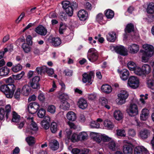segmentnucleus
Here are the masks:
<instances>
[{
  "instance_id": "f257e3e1",
  "label": "nucleus",
  "mask_w": 154,
  "mask_h": 154,
  "mask_svg": "<svg viewBox=\"0 0 154 154\" xmlns=\"http://www.w3.org/2000/svg\"><path fill=\"white\" fill-rule=\"evenodd\" d=\"M15 89L16 87L14 84L5 85L3 84L2 81H0V91L5 94L7 97L12 98Z\"/></svg>"
},
{
  "instance_id": "f03ea898",
  "label": "nucleus",
  "mask_w": 154,
  "mask_h": 154,
  "mask_svg": "<svg viewBox=\"0 0 154 154\" xmlns=\"http://www.w3.org/2000/svg\"><path fill=\"white\" fill-rule=\"evenodd\" d=\"M144 50H140L142 53V61L143 62L148 61L149 57H151L154 54V48L152 45L144 44L143 45Z\"/></svg>"
},
{
  "instance_id": "7ed1b4c3",
  "label": "nucleus",
  "mask_w": 154,
  "mask_h": 154,
  "mask_svg": "<svg viewBox=\"0 0 154 154\" xmlns=\"http://www.w3.org/2000/svg\"><path fill=\"white\" fill-rule=\"evenodd\" d=\"M11 106L10 105H7L5 109L2 108L0 109V120H2L6 118V120H8L11 112Z\"/></svg>"
},
{
  "instance_id": "20e7f679",
  "label": "nucleus",
  "mask_w": 154,
  "mask_h": 154,
  "mask_svg": "<svg viewBox=\"0 0 154 154\" xmlns=\"http://www.w3.org/2000/svg\"><path fill=\"white\" fill-rule=\"evenodd\" d=\"M128 85L131 88L136 89L139 86V80L138 79L136 76H131L128 79Z\"/></svg>"
},
{
  "instance_id": "39448f33",
  "label": "nucleus",
  "mask_w": 154,
  "mask_h": 154,
  "mask_svg": "<svg viewBox=\"0 0 154 154\" xmlns=\"http://www.w3.org/2000/svg\"><path fill=\"white\" fill-rule=\"evenodd\" d=\"M98 55L97 51L93 48H90L88 51V58L89 60L91 62L96 61L98 59Z\"/></svg>"
},
{
  "instance_id": "423d86ee",
  "label": "nucleus",
  "mask_w": 154,
  "mask_h": 154,
  "mask_svg": "<svg viewBox=\"0 0 154 154\" xmlns=\"http://www.w3.org/2000/svg\"><path fill=\"white\" fill-rule=\"evenodd\" d=\"M21 42H24L22 45V47L26 53H28L30 51L31 48L29 45L32 44V39H21Z\"/></svg>"
},
{
  "instance_id": "0eeeda50",
  "label": "nucleus",
  "mask_w": 154,
  "mask_h": 154,
  "mask_svg": "<svg viewBox=\"0 0 154 154\" xmlns=\"http://www.w3.org/2000/svg\"><path fill=\"white\" fill-rule=\"evenodd\" d=\"M129 115L131 116H134L138 114V109L137 105L134 104H131L129 108L127 110Z\"/></svg>"
},
{
  "instance_id": "6e6552de",
  "label": "nucleus",
  "mask_w": 154,
  "mask_h": 154,
  "mask_svg": "<svg viewBox=\"0 0 154 154\" xmlns=\"http://www.w3.org/2000/svg\"><path fill=\"white\" fill-rule=\"evenodd\" d=\"M33 117L29 119L30 122H31V124L29 125L30 128H27L26 130V132L29 134H32V131H37L38 130V128L36 123L33 120Z\"/></svg>"
},
{
  "instance_id": "1a4fd4ad",
  "label": "nucleus",
  "mask_w": 154,
  "mask_h": 154,
  "mask_svg": "<svg viewBox=\"0 0 154 154\" xmlns=\"http://www.w3.org/2000/svg\"><path fill=\"white\" fill-rule=\"evenodd\" d=\"M39 107L38 104L34 102L30 103L28 106V109L29 113L31 114L35 113Z\"/></svg>"
},
{
  "instance_id": "9d476101",
  "label": "nucleus",
  "mask_w": 154,
  "mask_h": 154,
  "mask_svg": "<svg viewBox=\"0 0 154 154\" xmlns=\"http://www.w3.org/2000/svg\"><path fill=\"white\" fill-rule=\"evenodd\" d=\"M118 96L119 99V103L122 104L125 103L126 99L128 96V94L126 91L122 90Z\"/></svg>"
},
{
  "instance_id": "9b49d317",
  "label": "nucleus",
  "mask_w": 154,
  "mask_h": 154,
  "mask_svg": "<svg viewBox=\"0 0 154 154\" xmlns=\"http://www.w3.org/2000/svg\"><path fill=\"white\" fill-rule=\"evenodd\" d=\"M114 49L116 52L121 55L125 56L128 54L127 50L124 46H116L114 47Z\"/></svg>"
},
{
  "instance_id": "f8f14e48",
  "label": "nucleus",
  "mask_w": 154,
  "mask_h": 154,
  "mask_svg": "<svg viewBox=\"0 0 154 154\" xmlns=\"http://www.w3.org/2000/svg\"><path fill=\"white\" fill-rule=\"evenodd\" d=\"M94 72L93 71H91L88 74L87 73H84L82 75V81L84 83H86L88 82L90 83L91 84L92 83L91 82V79L94 77Z\"/></svg>"
},
{
  "instance_id": "ddd939ff",
  "label": "nucleus",
  "mask_w": 154,
  "mask_h": 154,
  "mask_svg": "<svg viewBox=\"0 0 154 154\" xmlns=\"http://www.w3.org/2000/svg\"><path fill=\"white\" fill-rule=\"evenodd\" d=\"M40 80V78L38 76L34 77L30 81L31 86L34 89H38L40 88L38 83Z\"/></svg>"
},
{
  "instance_id": "4468645a",
  "label": "nucleus",
  "mask_w": 154,
  "mask_h": 154,
  "mask_svg": "<svg viewBox=\"0 0 154 154\" xmlns=\"http://www.w3.org/2000/svg\"><path fill=\"white\" fill-rule=\"evenodd\" d=\"M148 152L147 149L143 146H137L134 149V154H147Z\"/></svg>"
},
{
  "instance_id": "2eb2a0df",
  "label": "nucleus",
  "mask_w": 154,
  "mask_h": 154,
  "mask_svg": "<svg viewBox=\"0 0 154 154\" xmlns=\"http://www.w3.org/2000/svg\"><path fill=\"white\" fill-rule=\"evenodd\" d=\"M35 31L38 34L42 36L45 35L47 33V29L42 25H39L36 27Z\"/></svg>"
},
{
  "instance_id": "dca6fc26",
  "label": "nucleus",
  "mask_w": 154,
  "mask_h": 154,
  "mask_svg": "<svg viewBox=\"0 0 154 154\" xmlns=\"http://www.w3.org/2000/svg\"><path fill=\"white\" fill-rule=\"evenodd\" d=\"M134 29V26L133 24L131 23H130L128 24L125 29L126 34L124 35V38H131V37L129 36V35H127L128 34L127 33H129L133 31Z\"/></svg>"
},
{
  "instance_id": "f3484780",
  "label": "nucleus",
  "mask_w": 154,
  "mask_h": 154,
  "mask_svg": "<svg viewBox=\"0 0 154 154\" xmlns=\"http://www.w3.org/2000/svg\"><path fill=\"white\" fill-rule=\"evenodd\" d=\"M123 151L125 154H132V145L130 143H128L123 146Z\"/></svg>"
},
{
  "instance_id": "a211bd4d",
  "label": "nucleus",
  "mask_w": 154,
  "mask_h": 154,
  "mask_svg": "<svg viewBox=\"0 0 154 154\" xmlns=\"http://www.w3.org/2000/svg\"><path fill=\"white\" fill-rule=\"evenodd\" d=\"M151 131L146 129L141 130L140 132V137L143 139H146L150 135Z\"/></svg>"
},
{
  "instance_id": "6ab92c4d",
  "label": "nucleus",
  "mask_w": 154,
  "mask_h": 154,
  "mask_svg": "<svg viewBox=\"0 0 154 154\" xmlns=\"http://www.w3.org/2000/svg\"><path fill=\"white\" fill-rule=\"evenodd\" d=\"M118 71L120 73V77L122 80H126L127 79L129 75V73L128 70L124 69L121 71L118 70Z\"/></svg>"
},
{
  "instance_id": "aec40b11",
  "label": "nucleus",
  "mask_w": 154,
  "mask_h": 154,
  "mask_svg": "<svg viewBox=\"0 0 154 154\" xmlns=\"http://www.w3.org/2000/svg\"><path fill=\"white\" fill-rule=\"evenodd\" d=\"M78 16L80 20L84 21L87 19L88 14L85 10H81L78 12Z\"/></svg>"
},
{
  "instance_id": "412c9836",
  "label": "nucleus",
  "mask_w": 154,
  "mask_h": 154,
  "mask_svg": "<svg viewBox=\"0 0 154 154\" xmlns=\"http://www.w3.org/2000/svg\"><path fill=\"white\" fill-rule=\"evenodd\" d=\"M77 104L79 108L83 109H86L88 106L87 101L83 98H80L79 99Z\"/></svg>"
},
{
  "instance_id": "4be33fe9",
  "label": "nucleus",
  "mask_w": 154,
  "mask_h": 154,
  "mask_svg": "<svg viewBox=\"0 0 154 154\" xmlns=\"http://www.w3.org/2000/svg\"><path fill=\"white\" fill-rule=\"evenodd\" d=\"M149 114V110L146 109H142L140 115V119L142 120L145 121L148 118Z\"/></svg>"
},
{
  "instance_id": "5701e85b",
  "label": "nucleus",
  "mask_w": 154,
  "mask_h": 154,
  "mask_svg": "<svg viewBox=\"0 0 154 154\" xmlns=\"http://www.w3.org/2000/svg\"><path fill=\"white\" fill-rule=\"evenodd\" d=\"M49 146L53 150H56L59 147V143L56 140H52L50 143Z\"/></svg>"
},
{
  "instance_id": "b1692460",
  "label": "nucleus",
  "mask_w": 154,
  "mask_h": 154,
  "mask_svg": "<svg viewBox=\"0 0 154 154\" xmlns=\"http://www.w3.org/2000/svg\"><path fill=\"white\" fill-rule=\"evenodd\" d=\"M100 102L103 106L108 109H110V106L108 104V100L106 98L104 97H101L100 99Z\"/></svg>"
},
{
  "instance_id": "393cba45",
  "label": "nucleus",
  "mask_w": 154,
  "mask_h": 154,
  "mask_svg": "<svg viewBox=\"0 0 154 154\" xmlns=\"http://www.w3.org/2000/svg\"><path fill=\"white\" fill-rule=\"evenodd\" d=\"M130 52L132 54L137 53L139 50V46L136 44H132L129 48Z\"/></svg>"
},
{
  "instance_id": "a878e982",
  "label": "nucleus",
  "mask_w": 154,
  "mask_h": 154,
  "mask_svg": "<svg viewBox=\"0 0 154 154\" xmlns=\"http://www.w3.org/2000/svg\"><path fill=\"white\" fill-rule=\"evenodd\" d=\"M31 91L30 87L27 85L24 86L22 89L21 93L23 95L27 96L28 95Z\"/></svg>"
},
{
  "instance_id": "bb28decb",
  "label": "nucleus",
  "mask_w": 154,
  "mask_h": 154,
  "mask_svg": "<svg viewBox=\"0 0 154 154\" xmlns=\"http://www.w3.org/2000/svg\"><path fill=\"white\" fill-rule=\"evenodd\" d=\"M10 72V69L6 66L0 68V76H5L8 75Z\"/></svg>"
},
{
  "instance_id": "cd10ccee",
  "label": "nucleus",
  "mask_w": 154,
  "mask_h": 154,
  "mask_svg": "<svg viewBox=\"0 0 154 154\" xmlns=\"http://www.w3.org/2000/svg\"><path fill=\"white\" fill-rule=\"evenodd\" d=\"M101 89L103 92L107 94H109L112 91L111 87L107 84L102 85Z\"/></svg>"
},
{
  "instance_id": "c85d7f7f",
  "label": "nucleus",
  "mask_w": 154,
  "mask_h": 154,
  "mask_svg": "<svg viewBox=\"0 0 154 154\" xmlns=\"http://www.w3.org/2000/svg\"><path fill=\"white\" fill-rule=\"evenodd\" d=\"M113 116L115 119L118 121L122 119L123 118L122 113L119 110H116L114 112Z\"/></svg>"
},
{
  "instance_id": "c756f323",
  "label": "nucleus",
  "mask_w": 154,
  "mask_h": 154,
  "mask_svg": "<svg viewBox=\"0 0 154 154\" xmlns=\"http://www.w3.org/2000/svg\"><path fill=\"white\" fill-rule=\"evenodd\" d=\"M151 69L149 65L147 64H144L142 67V71L144 74H148L151 72Z\"/></svg>"
},
{
  "instance_id": "7c9ffc66",
  "label": "nucleus",
  "mask_w": 154,
  "mask_h": 154,
  "mask_svg": "<svg viewBox=\"0 0 154 154\" xmlns=\"http://www.w3.org/2000/svg\"><path fill=\"white\" fill-rule=\"evenodd\" d=\"M66 117L68 120L72 121H75L76 118V114L72 111L68 112L67 114Z\"/></svg>"
},
{
  "instance_id": "2f4dec72",
  "label": "nucleus",
  "mask_w": 154,
  "mask_h": 154,
  "mask_svg": "<svg viewBox=\"0 0 154 154\" xmlns=\"http://www.w3.org/2000/svg\"><path fill=\"white\" fill-rule=\"evenodd\" d=\"M21 120L20 115H18L15 111H13L12 121L13 122L18 123Z\"/></svg>"
},
{
  "instance_id": "473e14b6",
  "label": "nucleus",
  "mask_w": 154,
  "mask_h": 154,
  "mask_svg": "<svg viewBox=\"0 0 154 154\" xmlns=\"http://www.w3.org/2000/svg\"><path fill=\"white\" fill-rule=\"evenodd\" d=\"M60 107L63 110H67L70 105L69 103L66 100H62L61 101Z\"/></svg>"
},
{
  "instance_id": "72a5a7b5",
  "label": "nucleus",
  "mask_w": 154,
  "mask_h": 154,
  "mask_svg": "<svg viewBox=\"0 0 154 154\" xmlns=\"http://www.w3.org/2000/svg\"><path fill=\"white\" fill-rule=\"evenodd\" d=\"M103 125L104 127L108 129H111L114 127L112 123L108 120H105L104 121Z\"/></svg>"
},
{
  "instance_id": "f704fd0d",
  "label": "nucleus",
  "mask_w": 154,
  "mask_h": 154,
  "mask_svg": "<svg viewBox=\"0 0 154 154\" xmlns=\"http://www.w3.org/2000/svg\"><path fill=\"white\" fill-rule=\"evenodd\" d=\"M105 15L108 19H112L114 17V13L112 10L108 9L105 11Z\"/></svg>"
},
{
  "instance_id": "c9c22d12",
  "label": "nucleus",
  "mask_w": 154,
  "mask_h": 154,
  "mask_svg": "<svg viewBox=\"0 0 154 154\" xmlns=\"http://www.w3.org/2000/svg\"><path fill=\"white\" fill-rule=\"evenodd\" d=\"M146 81L148 87L152 90L154 89V82L152 78H147Z\"/></svg>"
},
{
  "instance_id": "e433bc0d",
  "label": "nucleus",
  "mask_w": 154,
  "mask_h": 154,
  "mask_svg": "<svg viewBox=\"0 0 154 154\" xmlns=\"http://www.w3.org/2000/svg\"><path fill=\"white\" fill-rule=\"evenodd\" d=\"M22 69V66L20 64L13 66L11 68L12 70L15 72H17Z\"/></svg>"
},
{
  "instance_id": "4c0bfd02",
  "label": "nucleus",
  "mask_w": 154,
  "mask_h": 154,
  "mask_svg": "<svg viewBox=\"0 0 154 154\" xmlns=\"http://www.w3.org/2000/svg\"><path fill=\"white\" fill-rule=\"evenodd\" d=\"M108 146L109 148L113 151H115L117 149L116 144L113 140H112L108 143Z\"/></svg>"
},
{
  "instance_id": "58836bf2",
  "label": "nucleus",
  "mask_w": 154,
  "mask_h": 154,
  "mask_svg": "<svg viewBox=\"0 0 154 154\" xmlns=\"http://www.w3.org/2000/svg\"><path fill=\"white\" fill-rule=\"evenodd\" d=\"M147 11L148 13L152 14L154 13V3H151L148 5Z\"/></svg>"
},
{
  "instance_id": "ea45409f",
  "label": "nucleus",
  "mask_w": 154,
  "mask_h": 154,
  "mask_svg": "<svg viewBox=\"0 0 154 154\" xmlns=\"http://www.w3.org/2000/svg\"><path fill=\"white\" fill-rule=\"evenodd\" d=\"M50 128L52 133H56L58 130L57 124L55 122H52Z\"/></svg>"
},
{
  "instance_id": "a19ab883",
  "label": "nucleus",
  "mask_w": 154,
  "mask_h": 154,
  "mask_svg": "<svg viewBox=\"0 0 154 154\" xmlns=\"http://www.w3.org/2000/svg\"><path fill=\"white\" fill-rule=\"evenodd\" d=\"M79 140H82L87 139L88 137V135L87 133L85 132H83L80 133L78 135Z\"/></svg>"
},
{
  "instance_id": "79ce46f5",
  "label": "nucleus",
  "mask_w": 154,
  "mask_h": 154,
  "mask_svg": "<svg viewBox=\"0 0 154 154\" xmlns=\"http://www.w3.org/2000/svg\"><path fill=\"white\" fill-rule=\"evenodd\" d=\"M127 66L128 68L131 71L134 70V69L137 66L136 64L133 62L131 61L128 63Z\"/></svg>"
},
{
  "instance_id": "37998d69",
  "label": "nucleus",
  "mask_w": 154,
  "mask_h": 154,
  "mask_svg": "<svg viewBox=\"0 0 154 154\" xmlns=\"http://www.w3.org/2000/svg\"><path fill=\"white\" fill-rule=\"evenodd\" d=\"M51 40V43L54 46H58L60 45L61 43V39H50Z\"/></svg>"
},
{
  "instance_id": "c03bdc74",
  "label": "nucleus",
  "mask_w": 154,
  "mask_h": 154,
  "mask_svg": "<svg viewBox=\"0 0 154 154\" xmlns=\"http://www.w3.org/2000/svg\"><path fill=\"white\" fill-rule=\"evenodd\" d=\"M73 9L71 6H70L68 7L65 9L66 13L70 17L72 16L73 14Z\"/></svg>"
},
{
  "instance_id": "a18cd8bd",
  "label": "nucleus",
  "mask_w": 154,
  "mask_h": 154,
  "mask_svg": "<svg viewBox=\"0 0 154 154\" xmlns=\"http://www.w3.org/2000/svg\"><path fill=\"white\" fill-rule=\"evenodd\" d=\"M24 74V71H22L20 73L17 74V75H13L12 77L14 79L18 80L21 79Z\"/></svg>"
},
{
  "instance_id": "49530a36",
  "label": "nucleus",
  "mask_w": 154,
  "mask_h": 154,
  "mask_svg": "<svg viewBox=\"0 0 154 154\" xmlns=\"http://www.w3.org/2000/svg\"><path fill=\"white\" fill-rule=\"evenodd\" d=\"M26 141L30 146L32 145L35 143L34 138L32 137H29L26 139Z\"/></svg>"
},
{
  "instance_id": "de8ad7c7",
  "label": "nucleus",
  "mask_w": 154,
  "mask_h": 154,
  "mask_svg": "<svg viewBox=\"0 0 154 154\" xmlns=\"http://www.w3.org/2000/svg\"><path fill=\"white\" fill-rule=\"evenodd\" d=\"M117 134L118 136L121 137H125L126 133L124 129H117L116 130Z\"/></svg>"
},
{
  "instance_id": "09e8293b",
  "label": "nucleus",
  "mask_w": 154,
  "mask_h": 154,
  "mask_svg": "<svg viewBox=\"0 0 154 154\" xmlns=\"http://www.w3.org/2000/svg\"><path fill=\"white\" fill-rule=\"evenodd\" d=\"M90 126L92 128H99L100 126V124L96 121H92L90 123Z\"/></svg>"
},
{
  "instance_id": "8fccbe9b",
  "label": "nucleus",
  "mask_w": 154,
  "mask_h": 154,
  "mask_svg": "<svg viewBox=\"0 0 154 154\" xmlns=\"http://www.w3.org/2000/svg\"><path fill=\"white\" fill-rule=\"evenodd\" d=\"M55 110L56 107L54 105H51L48 106L47 108L48 112L51 113L53 114L55 113Z\"/></svg>"
},
{
  "instance_id": "3c124183",
  "label": "nucleus",
  "mask_w": 154,
  "mask_h": 154,
  "mask_svg": "<svg viewBox=\"0 0 154 154\" xmlns=\"http://www.w3.org/2000/svg\"><path fill=\"white\" fill-rule=\"evenodd\" d=\"M41 124L42 127L45 130H47L49 128L50 124L49 122L42 121L41 122Z\"/></svg>"
},
{
  "instance_id": "603ef678",
  "label": "nucleus",
  "mask_w": 154,
  "mask_h": 154,
  "mask_svg": "<svg viewBox=\"0 0 154 154\" xmlns=\"http://www.w3.org/2000/svg\"><path fill=\"white\" fill-rule=\"evenodd\" d=\"M133 71L135 74L139 75H140L143 74L142 68L141 69L138 66H137Z\"/></svg>"
},
{
  "instance_id": "864d4df0",
  "label": "nucleus",
  "mask_w": 154,
  "mask_h": 154,
  "mask_svg": "<svg viewBox=\"0 0 154 154\" xmlns=\"http://www.w3.org/2000/svg\"><path fill=\"white\" fill-rule=\"evenodd\" d=\"M45 113V111L44 109H40L38 113V116L40 118H43L44 117Z\"/></svg>"
},
{
  "instance_id": "5fc2aeb1",
  "label": "nucleus",
  "mask_w": 154,
  "mask_h": 154,
  "mask_svg": "<svg viewBox=\"0 0 154 154\" xmlns=\"http://www.w3.org/2000/svg\"><path fill=\"white\" fill-rule=\"evenodd\" d=\"M70 139L72 142H74L79 140L78 135L75 133L73 134L72 136H71Z\"/></svg>"
},
{
  "instance_id": "6e6d98bb",
  "label": "nucleus",
  "mask_w": 154,
  "mask_h": 154,
  "mask_svg": "<svg viewBox=\"0 0 154 154\" xmlns=\"http://www.w3.org/2000/svg\"><path fill=\"white\" fill-rule=\"evenodd\" d=\"M46 69V66H44L41 67H37L36 70L38 74H41L42 73H45V70Z\"/></svg>"
},
{
  "instance_id": "4d7b16f0",
  "label": "nucleus",
  "mask_w": 154,
  "mask_h": 154,
  "mask_svg": "<svg viewBox=\"0 0 154 154\" xmlns=\"http://www.w3.org/2000/svg\"><path fill=\"white\" fill-rule=\"evenodd\" d=\"M66 28V26L65 24L61 23L59 28V32L61 34H62Z\"/></svg>"
},
{
  "instance_id": "13d9d810",
  "label": "nucleus",
  "mask_w": 154,
  "mask_h": 154,
  "mask_svg": "<svg viewBox=\"0 0 154 154\" xmlns=\"http://www.w3.org/2000/svg\"><path fill=\"white\" fill-rule=\"evenodd\" d=\"M62 8L64 10L70 6V2L67 1L62 2Z\"/></svg>"
},
{
  "instance_id": "bf43d9fd",
  "label": "nucleus",
  "mask_w": 154,
  "mask_h": 154,
  "mask_svg": "<svg viewBox=\"0 0 154 154\" xmlns=\"http://www.w3.org/2000/svg\"><path fill=\"white\" fill-rule=\"evenodd\" d=\"M47 73L49 76H51L54 73V71L53 69L48 68L46 66V69L45 70V72Z\"/></svg>"
},
{
  "instance_id": "052dcab7",
  "label": "nucleus",
  "mask_w": 154,
  "mask_h": 154,
  "mask_svg": "<svg viewBox=\"0 0 154 154\" xmlns=\"http://www.w3.org/2000/svg\"><path fill=\"white\" fill-rule=\"evenodd\" d=\"M94 140L98 143H100L102 140V135L97 134L94 137Z\"/></svg>"
},
{
  "instance_id": "680f3d73",
  "label": "nucleus",
  "mask_w": 154,
  "mask_h": 154,
  "mask_svg": "<svg viewBox=\"0 0 154 154\" xmlns=\"http://www.w3.org/2000/svg\"><path fill=\"white\" fill-rule=\"evenodd\" d=\"M20 89V88H17L16 91L14 94V97L16 99H19L20 98L21 94Z\"/></svg>"
},
{
  "instance_id": "e2e57ef3",
  "label": "nucleus",
  "mask_w": 154,
  "mask_h": 154,
  "mask_svg": "<svg viewBox=\"0 0 154 154\" xmlns=\"http://www.w3.org/2000/svg\"><path fill=\"white\" fill-rule=\"evenodd\" d=\"M102 140L104 142H108L111 140V138L104 134L102 135Z\"/></svg>"
},
{
  "instance_id": "0e129e2a",
  "label": "nucleus",
  "mask_w": 154,
  "mask_h": 154,
  "mask_svg": "<svg viewBox=\"0 0 154 154\" xmlns=\"http://www.w3.org/2000/svg\"><path fill=\"white\" fill-rule=\"evenodd\" d=\"M108 36L109 38H117V35L115 32H111L109 33Z\"/></svg>"
},
{
  "instance_id": "69168bd1",
  "label": "nucleus",
  "mask_w": 154,
  "mask_h": 154,
  "mask_svg": "<svg viewBox=\"0 0 154 154\" xmlns=\"http://www.w3.org/2000/svg\"><path fill=\"white\" fill-rule=\"evenodd\" d=\"M128 134L129 136L134 137L135 135L136 132L134 129H130L128 131Z\"/></svg>"
},
{
  "instance_id": "338daca9",
  "label": "nucleus",
  "mask_w": 154,
  "mask_h": 154,
  "mask_svg": "<svg viewBox=\"0 0 154 154\" xmlns=\"http://www.w3.org/2000/svg\"><path fill=\"white\" fill-rule=\"evenodd\" d=\"M103 15L102 14L99 13L96 16V20L99 23L103 19Z\"/></svg>"
},
{
  "instance_id": "774afa93",
  "label": "nucleus",
  "mask_w": 154,
  "mask_h": 154,
  "mask_svg": "<svg viewBox=\"0 0 154 154\" xmlns=\"http://www.w3.org/2000/svg\"><path fill=\"white\" fill-rule=\"evenodd\" d=\"M71 152L72 154H79L81 152V150L80 149L75 148L72 149Z\"/></svg>"
}]
</instances>
